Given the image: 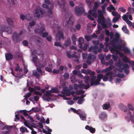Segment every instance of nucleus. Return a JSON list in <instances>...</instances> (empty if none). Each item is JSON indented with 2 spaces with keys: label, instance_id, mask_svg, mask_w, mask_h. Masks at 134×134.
I'll return each mask as SVG.
<instances>
[{
  "label": "nucleus",
  "instance_id": "1",
  "mask_svg": "<svg viewBox=\"0 0 134 134\" xmlns=\"http://www.w3.org/2000/svg\"><path fill=\"white\" fill-rule=\"evenodd\" d=\"M91 71L89 69L86 70V75L90 74L91 79H90L89 77V79L90 81V82L91 86L95 85V86L99 84V82L101 80V79L103 77V75L102 74H99L97 76V78L96 79L97 77L95 76H92L91 75L90 72Z\"/></svg>",
  "mask_w": 134,
  "mask_h": 134
},
{
  "label": "nucleus",
  "instance_id": "2",
  "mask_svg": "<svg viewBox=\"0 0 134 134\" xmlns=\"http://www.w3.org/2000/svg\"><path fill=\"white\" fill-rule=\"evenodd\" d=\"M73 18L72 14L70 12H66L63 16V24L66 27L69 26L70 23L71 22Z\"/></svg>",
  "mask_w": 134,
  "mask_h": 134
},
{
  "label": "nucleus",
  "instance_id": "3",
  "mask_svg": "<svg viewBox=\"0 0 134 134\" xmlns=\"http://www.w3.org/2000/svg\"><path fill=\"white\" fill-rule=\"evenodd\" d=\"M83 78L85 79V82L87 85H85L84 84H80L79 86L75 84L74 85V88L75 90H77L79 87L80 88L87 89L90 87V81L89 77L87 76H85Z\"/></svg>",
  "mask_w": 134,
  "mask_h": 134
},
{
  "label": "nucleus",
  "instance_id": "4",
  "mask_svg": "<svg viewBox=\"0 0 134 134\" xmlns=\"http://www.w3.org/2000/svg\"><path fill=\"white\" fill-rule=\"evenodd\" d=\"M45 31V29L43 26H42L40 29L36 28L35 29V32L36 33H38L40 35H42V36L43 37H46L48 35L47 32H44Z\"/></svg>",
  "mask_w": 134,
  "mask_h": 134
},
{
  "label": "nucleus",
  "instance_id": "5",
  "mask_svg": "<svg viewBox=\"0 0 134 134\" xmlns=\"http://www.w3.org/2000/svg\"><path fill=\"white\" fill-rule=\"evenodd\" d=\"M35 14L37 18L42 17L45 14V11L42 9H36L35 10Z\"/></svg>",
  "mask_w": 134,
  "mask_h": 134
},
{
  "label": "nucleus",
  "instance_id": "6",
  "mask_svg": "<svg viewBox=\"0 0 134 134\" xmlns=\"http://www.w3.org/2000/svg\"><path fill=\"white\" fill-rule=\"evenodd\" d=\"M109 71L110 70L109 68H106L103 70L102 72L104 73L107 72L105 75L106 76L110 75L109 78V81L113 83L112 82V80L113 79L114 76H113L112 75L113 73V72Z\"/></svg>",
  "mask_w": 134,
  "mask_h": 134
},
{
  "label": "nucleus",
  "instance_id": "7",
  "mask_svg": "<svg viewBox=\"0 0 134 134\" xmlns=\"http://www.w3.org/2000/svg\"><path fill=\"white\" fill-rule=\"evenodd\" d=\"M75 12L77 16L80 15L85 12L83 8L82 7L77 6L75 7Z\"/></svg>",
  "mask_w": 134,
  "mask_h": 134
},
{
  "label": "nucleus",
  "instance_id": "8",
  "mask_svg": "<svg viewBox=\"0 0 134 134\" xmlns=\"http://www.w3.org/2000/svg\"><path fill=\"white\" fill-rule=\"evenodd\" d=\"M62 93L64 96L65 95L67 96H69L70 94L73 95L75 94V92L74 91L70 92V91L67 87H64L63 89L62 92Z\"/></svg>",
  "mask_w": 134,
  "mask_h": 134
},
{
  "label": "nucleus",
  "instance_id": "9",
  "mask_svg": "<svg viewBox=\"0 0 134 134\" xmlns=\"http://www.w3.org/2000/svg\"><path fill=\"white\" fill-rule=\"evenodd\" d=\"M51 96V90H48L46 91V93L42 96V98L44 100L48 101Z\"/></svg>",
  "mask_w": 134,
  "mask_h": 134
},
{
  "label": "nucleus",
  "instance_id": "10",
  "mask_svg": "<svg viewBox=\"0 0 134 134\" xmlns=\"http://www.w3.org/2000/svg\"><path fill=\"white\" fill-rule=\"evenodd\" d=\"M12 40L15 43L20 41V38L18 34L16 32H14L12 35Z\"/></svg>",
  "mask_w": 134,
  "mask_h": 134
},
{
  "label": "nucleus",
  "instance_id": "11",
  "mask_svg": "<svg viewBox=\"0 0 134 134\" xmlns=\"http://www.w3.org/2000/svg\"><path fill=\"white\" fill-rule=\"evenodd\" d=\"M32 61L33 62L36 66H39L42 67L45 65V64H42L40 62L39 59H32Z\"/></svg>",
  "mask_w": 134,
  "mask_h": 134
},
{
  "label": "nucleus",
  "instance_id": "12",
  "mask_svg": "<svg viewBox=\"0 0 134 134\" xmlns=\"http://www.w3.org/2000/svg\"><path fill=\"white\" fill-rule=\"evenodd\" d=\"M121 47V45L117 46L116 45H113L112 47L109 46V48L110 49L111 52V53H114L115 51L117 49H119V47Z\"/></svg>",
  "mask_w": 134,
  "mask_h": 134
},
{
  "label": "nucleus",
  "instance_id": "13",
  "mask_svg": "<svg viewBox=\"0 0 134 134\" xmlns=\"http://www.w3.org/2000/svg\"><path fill=\"white\" fill-rule=\"evenodd\" d=\"M98 48V47L96 45L93 46H91L88 49V51L90 52L92 51L94 54H97V50Z\"/></svg>",
  "mask_w": 134,
  "mask_h": 134
},
{
  "label": "nucleus",
  "instance_id": "14",
  "mask_svg": "<svg viewBox=\"0 0 134 134\" xmlns=\"http://www.w3.org/2000/svg\"><path fill=\"white\" fill-rule=\"evenodd\" d=\"M78 115H79L80 118L82 120L85 121L86 120V115L84 112L81 110Z\"/></svg>",
  "mask_w": 134,
  "mask_h": 134
},
{
  "label": "nucleus",
  "instance_id": "15",
  "mask_svg": "<svg viewBox=\"0 0 134 134\" xmlns=\"http://www.w3.org/2000/svg\"><path fill=\"white\" fill-rule=\"evenodd\" d=\"M12 128V126H6L4 128L5 131L3 132V134H10V129Z\"/></svg>",
  "mask_w": 134,
  "mask_h": 134
},
{
  "label": "nucleus",
  "instance_id": "16",
  "mask_svg": "<svg viewBox=\"0 0 134 134\" xmlns=\"http://www.w3.org/2000/svg\"><path fill=\"white\" fill-rule=\"evenodd\" d=\"M70 51H67L66 52V55L68 58H74L76 59L77 58V56L75 54H71Z\"/></svg>",
  "mask_w": 134,
  "mask_h": 134
},
{
  "label": "nucleus",
  "instance_id": "17",
  "mask_svg": "<svg viewBox=\"0 0 134 134\" xmlns=\"http://www.w3.org/2000/svg\"><path fill=\"white\" fill-rule=\"evenodd\" d=\"M7 22L9 26L12 27H14V24L13 21L12 19L10 18H8L7 19Z\"/></svg>",
  "mask_w": 134,
  "mask_h": 134
},
{
  "label": "nucleus",
  "instance_id": "18",
  "mask_svg": "<svg viewBox=\"0 0 134 134\" xmlns=\"http://www.w3.org/2000/svg\"><path fill=\"white\" fill-rule=\"evenodd\" d=\"M62 96L63 97V98L64 99L68 100L67 101V102L69 104L72 105L74 103V101H73L70 98L66 97H65V96L64 95Z\"/></svg>",
  "mask_w": 134,
  "mask_h": 134
},
{
  "label": "nucleus",
  "instance_id": "19",
  "mask_svg": "<svg viewBox=\"0 0 134 134\" xmlns=\"http://www.w3.org/2000/svg\"><path fill=\"white\" fill-rule=\"evenodd\" d=\"M85 128L86 129L89 130L90 132L92 133H94L95 131V129L94 128H93L92 127H90L88 125H87L85 126Z\"/></svg>",
  "mask_w": 134,
  "mask_h": 134
},
{
  "label": "nucleus",
  "instance_id": "20",
  "mask_svg": "<svg viewBox=\"0 0 134 134\" xmlns=\"http://www.w3.org/2000/svg\"><path fill=\"white\" fill-rule=\"evenodd\" d=\"M98 19L97 21L98 23L101 24L103 22V20H105L103 15H98Z\"/></svg>",
  "mask_w": 134,
  "mask_h": 134
},
{
  "label": "nucleus",
  "instance_id": "21",
  "mask_svg": "<svg viewBox=\"0 0 134 134\" xmlns=\"http://www.w3.org/2000/svg\"><path fill=\"white\" fill-rule=\"evenodd\" d=\"M107 114L106 113L104 112L101 113L99 115V118L102 120H103L107 118Z\"/></svg>",
  "mask_w": 134,
  "mask_h": 134
},
{
  "label": "nucleus",
  "instance_id": "22",
  "mask_svg": "<svg viewBox=\"0 0 134 134\" xmlns=\"http://www.w3.org/2000/svg\"><path fill=\"white\" fill-rule=\"evenodd\" d=\"M129 66L127 64H124L123 67V69L124 70L126 74H128L129 72V71L128 69Z\"/></svg>",
  "mask_w": 134,
  "mask_h": 134
},
{
  "label": "nucleus",
  "instance_id": "23",
  "mask_svg": "<svg viewBox=\"0 0 134 134\" xmlns=\"http://www.w3.org/2000/svg\"><path fill=\"white\" fill-rule=\"evenodd\" d=\"M119 108L123 110L124 112H126L127 111V108L126 107L124 104H121L119 105Z\"/></svg>",
  "mask_w": 134,
  "mask_h": 134
},
{
  "label": "nucleus",
  "instance_id": "24",
  "mask_svg": "<svg viewBox=\"0 0 134 134\" xmlns=\"http://www.w3.org/2000/svg\"><path fill=\"white\" fill-rule=\"evenodd\" d=\"M121 16L119 14H118L116 16L114 17L112 20V22L115 23L120 18Z\"/></svg>",
  "mask_w": 134,
  "mask_h": 134
},
{
  "label": "nucleus",
  "instance_id": "25",
  "mask_svg": "<svg viewBox=\"0 0 134 134\" xmlns=\"http://www.w3.org/2000/svg\"><path fill=\"white\" fill-rule=\"evenodd\" d=\"M84 42V39L81 37H80L79 38L78 40V42L79 43V46L80 47H82V44Z\"/></svg>",
  "mask_w": 134,
  "mask_h": 134
},
{
  "label": "nucleus",
  "instance_id": "26",
  "mask_svg": "<svg viewBox=\"0 0 134 134\" xmlns=\"http://www.w3.org/2000/svg\"><path fill=\"white\" fill-rule=\"evenodd\" d=\"M71 39L72 42V43L74 45H76V42L77 41V39L74 34H73L72 37Z\"/></svg>",
  "mask_w": 134,
  "mask_h": 134
},
{
  "label": "nucleus",
  "instance_id": "27",
  "mask_svg": "<svg viewBox=\"0 0 134 134\" xmlns=\"http://www.w3.org/2000/svg\"><path fill=\"white\" fill-rule=\"evenodd\" d=\"M57 36L60 37L61 38L63 39L64 38V37L63 35V33L62 31H59L58 32V34Z\"/></svg>",
  "mask_w": 134,
  "mask_h": 134
},
{
  "label": "nucleus",
  "instance_id": "28",
  "mask_svg": "<svg viewBox=\"0 0 134 134\" xmlns=\"http://www.w3.org/2000/svg\"><path fill=\"white\" fill-rule=\"evenodd\" d=\"M33 74L34 76L37 78L39 77L40 76L42 75V74H40V73L35 71H33Z\"/></svg>",
  "mask_w": 134,
  "mask_h": 134
},
{
  "label": "nucleus",
  "instance_id": "29",
  "mask_svg": "<svg viewBox=\"0 0 134 134\" xmlns=\"http://www.w3.org/2000/svg\"><path fill=\"white\" fill-rule=\"evenodd\" d=\"M5 59H13V54L10 53H6L5 55Z\"/></svg>",
  "mask_w": 134,
  "mask_h": 134
},
{
  "label": "nucleus",
  "instance_id": "30",
  "mask_svg": "<svg viewBox=\"0 0 134 134\" xmlns=\"http://www.w3.org/2000/svg\"><path fill=\"white\" fill-rule=\"evenodd\" d=\"M71 42L70 38H68L64 43L65 46H68L71 45Z\"/></svg>",
  "mask_w": 134,
  "mask_h": 134
},
{
  "label": "nucleus",
  "instance_id": "31",
  "mask_svg": "<svg viewBox=\"0 0 134 134\" xmlns=\"http://www.w3.org/2000/svg\"><path fill=\"white\" fill-rule=\"evenodd\" d=\"M20 131L22 133H23L25 132H28V131L27 130V129L25 127H24L23 126L21 127L20 129Z\"/></svg>",
  "mask_w": 134,
  "mask_h": 134
},
{
  "label": "nucleus",
  "instance_id": "32",
  "mask_svg": "<svg viewBox=\"0 0 134 134\" xmlns=\"http://www.w3.org/2000/svg\"><path fill=\"white\" fill-rule=\"evenodd\" d=\"M89 13L90 15H92V16L94 18H96L97 17V14L96 12H92V11L90 10L89 11Z\"/></svg>",
  "mask_w": 134,
  "mask_h": 134
},
{
  "label": "nucleus",
  "instance_id": "33",
  "mask_svg": "<svg viewBox=\"0 0 134 134\" xmlns=\"http://www.w3.org/2000/svg\"><path fill=\"white\" fill-rule=\"evenodd\" d=\"M5 32H7L8 34H11L12 33V30L10 27H6V29Z\"/></svg>",
  "mask_w": 134,
  "mask_h": 134
},
{
  "label": "nucleus",
  "instance_id": "34",
  "mask_svg": "<svg viewBox=\"0 0 134 134\" xmlns=\"http://www.w3.org/2000/svg\"><path fill=\"white\" fill-rule=\"evenodd\" d=\"M20 18L22 19V20L23 21L25 19H26V20L28 21H29L30 20V18H27L26 16H25L23 14H21L20 15Z\"/></svg>",
  "mask_w": 134,
  "mask_h": 134
},
{
  "label": "nucleus",
  "instance_id": "35",
  "mask_svg": "<svg viewBox=\"0 0 134 134\" xmlns=\"http://www.w3.org/2000/svg\"><path fill=\"white\" fill-rule=\"evenodd\" d=\"M36 50L34 49L32 52V59H37V57L36 55Z\"/></svg>",
  "mask_w": 134,
  "mask_h": 134
},
{
  "label": "nucleus",
  "instance_id": "36",
  "mask_svg": "<svg viewBox=\"0 0 134 134\" xmlns=\"http://www.w3.org/2000/svg\"><path fill=\"white\" fill-rule=\"evenodd\" d=\"M88 46V44L86 43H85L84 44L83 46H82V47H80V48L81 49H82L83 50H84V51H86L87 49Z\"/></svg>",
  "mask_w": 134,
  "mask_h": 134
},
{
  "label": "nucleus",
  "instance_id": "37",
  "mask_svg": "<svg viewBox=\"0 0 134 134\" xmlns=\"http://www.w3.org/2000/svg\"><path fill=\"white\" fill-rule=\"evenodd\" d=\"M42 39L40 38H38V40H37V44L39 46V47H40L42 44L41 42Z\"/></svg>",
  "mask_w": 134,
  "mask_h": 134
},
{
  "label": "nucleus",
  "instance_id": "38",
  "mask_svg": "<svg viewBox=\"0 0 134 134\" xmlns=\"http://www.w3.org/2000/svg\"><path fill=\"white\" fill-rule=\"evenodd\" d=\"M70 79L72 83L74 82L77 81V80L75 79V75H73L70 77Z\"/></svg>",
  "mask_w": 134,
  "mask_h": 134
},
{
  "label": "nucleus",
  "instance_id": "39",
  "mask_svg": "<svg viewBox=\"0 0 134 134\" xmlns=\"http://www.w3.org/2000/svg\"><path fill=\"white\" fill-rule=\"evenodd\" d=\"M110 107V105L109 103H107L103 104V109H107Z\"/></svg>",
  "mask_w": 134,
  "mask_h": 134
},
{
  "label": "nucleus",
  "instance_id": "40",
  "mask_svg": "<svg viewBox=\"0 0 134 134\" xmlns=\"http://www.w3.org/2000/svg\"><path fill=\"white\" fill-rule=\"evenodd\" d=\"M70 109L71 111H72L74 113H76L77 114H79L81 110L80 109H78L77 110H76L75 109L71 108H70Z\"/></svg>",
  "mask_w": 134,
  "mask_h": 134
},
{
  "label": "nucleus",
  "instance_id": "41",
  "mask_svg": "<svg viewBox=\"0 0 134 134\" xmlns=\"http://www.w3.org/2000/svg\"><path fill=\"white\" fill-rule=\"evenodd\" d=\"M25 121L24 122L25 125L26 127H28L31 130H32V128L29 126V121H27L25 120Z\"/></svg>",
  "mask_w": 134,
  "mask_h": 134
},
{
  "label": "nucleus",
  "instance_id": "42",
  "mask_svg": "<svg viewBox=\"0 0 134 134\" xmlns=\"http://www.w3.org/2000/svg\"><path fill=\"white\" fill-rule=\"evenodd\" d=\"M83 98V96H81V98L79 99L78 101L77 102L78 104H80L82 103L84 101V99Z\"/></svg>",
  "mask_w": 134,
  "mask_h": 134
},
{
  "label": "nucleus",
  "instance_id": "43",
  "mask_svg": "<svg viewBox=\"0 0 134 134\" xmlns=\"http://www.w3.org/2000/svg\"><path fill=\"white\" fill-rule=\"evenodd\" d=\"M48 12L49 17L50 18L52 17L53 16L52 9H49Z\"/></svg>",
  "mask_w": 134,
  "mask_h": 134
},
{
  "label": "nucleus",
  "instance_id": "44",
  "mask_svg": "<svg viewBox=\"0 0 134 134\" xmlns=\"http://www.w3.org/2000/svg\"><path fill=\"white\" fill-rule=\"evenodd\" d=\"M32 110L35 112H40L41 110V109L39 108L36 107L35 108H32Z\"/></svg>",
  "mask_w": 134,
  "mask_h": 134
},
{
  "label": "nucleus",
  "instance_id": "45",
  "mask_svg": "<svg viewBox=\"0 0 134 134\" xmlns=\"http://www.w3.org/2000/svg\"><path fill=\"white\" fill-rule=\"evenodd\" d=\"M122 30L124 31V32L126 34H128L129 33V30L127 29L126 26H123L122 28Z\"/></svg>",
  "mask_w": 134,
  "mask_h": 134
},
{
  "label": "nucleus",
  "instance_id": "46",
  "mask_svg": "<svg viewBox=\"0 0 134 134\" xmlns=\"http://www.w3.org/2000/svg\"><path fill=\"white\" fill-rule=\"evenodd\" d=\"M102 26L103 28H108L106 23H105V20H103V22L101 23Z\"/></svg>",
  "mask_w": 134,
  "mask_h": 134
},
{
  "label": "nucleus",
  "instance_id": "47",
  "mask_svg": "<svg viewBox=\"0 0 134 134\" xmlns=\"http://www.w3.org/2000/svg\"><path fill=\"white\" fill-rule=\"evenodd\" d=\"M120 37V35L119 33H116L115 34V39H114V41L115 42L117 41Z\"/></svg>",
  "mask_w": 134,
  "mask_h": 134
},
{
  "label": "nucleus",
  "instance_id": "48",
  "mask_svg": "<svg viewBox=\"0 0 134 134\" xmlns=\"http://www.w3.org/2000/svg\"><path fill=\"white\" fill-rule=\"evenodd\" d=\"M51 93H57L58 92V90L57 88H53L51 90Z\"/></svg>",
  "mask_w": 134,
  "mask_h": 134
},
{
  "label": "nucleus",
  "instance_id": "49",
  "mask_svg": "<svg viewBox=\"0 0 134 134\" xmlns=\"http://www.w3.org/2000/svg\"><path fill=\"white\" fill-rule=\"evenodd\" d=\"M6 29V27L4 26H0V31L3 32H5Z\"/></svg>",
  "mask_w": 134,
  "mask_h": 134
},
{
  "label": "nucleus",
  "instance_id": "50",
  "mask_svg": "<svg viewBox=\"0 0 134 134\" xmlns=\"http://www.w3.org/2000/svg\"><path fill=\"white\" fill-rule=\"evenodd\" d=\"M123 51L128 54H130L131 53L130 50L127 48H123Z\"/></svg>",
  "mask_w": 134,
  "mask_h": 134
},
{
  "label": "nucleus",
  "instance_id": "51",
  "mask_svg": "<svg viewBox=\"0 0 134 134\" xmlns=\"http://www.w3.org/2000/svg\"><path fill=\"white\" fill-rule=\"evenodd\" d=\"M113 60L112 59H110L108 62H106L105 65H112L113 64Z\"/></svg>",
  "mask_w": 134,
  "mask_h": 134
},
{
  "label": "nucleus",
  "instance_id": "52",
  "mask_svg": "<svg viewBox=\"0 0 134 134\" xmlns=\"http://www.w3.org/2000/svg\"><path fill=\"white\" fill-rule=\"evenodd\" d=\"M128 114L130 116V118L132 121H134V116L131 115V113L130 111H129L128 113Z\"/></svg>",
  "mask_w": 134,
  "mask_h": 134
},
{
  "label": "nucleus",
  "instance_id": "53",
  "mask_svg": "<svg viewBox=\"0 0 134 134\" xmlns=\"http://www.w3.org/2000/svg\"><path fill=\"white\" fill-rule=\"evenodd\" d=\"M126 22L130 26H131L132 25V23L129 19H127L126 20Z\"/></svg>",
  "mask_w": 134,
  "mask_h": 134
},
{
  "label": "nucleus",
  "instance_id": "54",
  "mask_svg": "<svg viewBox=\"0 0 134 134\" xmlns=\"http://www.w3.org/2000/svg\"><path fill=\"white\" fill-rule=\"evenodd\" d=\"M119 10L121 12L125 13L126 11V10L123 7H120L119 8Z\"/></svg>",
  "mask_w": 134,
  "mask_h": 134
},
{
  "label": "nucleus",
  "instance_id": "55",
  "mask_svg": "<svg viewBox=\"0 0 134 134\" xmlns=\"http://www.w3.org/2000/svg\"><path fill=\"white\" fill-rule=\"evenodd\" d=\"M20 111L23 113L25 116H29L28 115V114H27V112L26 110H21Z\"/></svg>",
  "mask_w": 134,
  "mask_h": 134
},
{
  "label": "nucleus",
  "instance_id": "56",
  "mask_svg": "<svg viewBox=\"0 0 134 134\" xmlns=\"http://www.w3.org/2000/svg\"><path fill=\"white\" fill-rule=\"evenodd\" d=\"M18 58L19 59H23L22 54L21 53H17Z\"/></svg>",
  "mask_w": 134,
  "mask_h": 134
},
{
  "label": "nucleus",
  "instance_id": "57",
  "mask_svg": "<svg viewBox=\"0 0 134 134\" xmlns=\"http://www.w3.org/2000/svg\"><path fill=\"white\" fill-rule=\"evenodd\" d=\"M64 77L65 79H68L69 77V74L68 73H66L64 74Z\"/></svg>",
  "mask_w": 134,
  "mask_h": 134
},
{
  "label": "nucleus",
  "instance_id": "58",
  "mask_svg": "<svg viewBox=\"0 0 134 134\" xmlns=\"http://www.w3.org/2000/svg\"><path fill=\"white\" fill-rule=\"evenodd\" d=\"M128 108L129 110L133 111L134 109L132 105L130 104H129L128 105Z\"/></svg>",
  "mask_w": 134,
  "mask_h": 134
},
{
  "label": "nucleus",
  "instance_id": "59",
  "mask_svg": "<svg viewBox=\"0 0 134 134\" xmlns=\"http://www.w3.org/2000/svg\"><path fill=\"white\" fill-rule=\"evenodd\" d=\"M84 92V91L82 90H80L77 91L76 93L77 94H83Z\"/></svg>",
  "mask_w": 134,
  "mask_h": 134
},
{
  "label": "nucleus",
  "instance_id": "60",
  "mask_svg": "<svg viewBox=\"0 0 134 134\" xmlns=\"http://www.w3.org/2000/svg\"><path fill=\"white\" fill-rule=\"evenodd\" d=\"M23 45L25 46H27L29 43L26 40H25L22 42Z\"/></svg>",
  "mask_w": 134,
  "mask_h": 134
},
{
  "label": "nucleus",
  "instance_id": "61",
  "mask_svg": "<svg viewBox=\"0 0 134 134\" xmlns=\"http://www.w3.org/2000/svg\"><path fill=\"white\" fill-rule=\"evenodd\" d=\"M54 45L56 46L62 47V45L60 44V43L58 42H55L54 44Z\"/></svg>",
  "mask_w": 134,
  "mask_h": 134
},
{
  "label": "nucleus",
  "instance_id": "62",
  "mask_svg": "<svg viewBox=\"0 0 134 134\" xmlns=\"http://www.w3.org/2000/svg\"><path fill=\"white\" fill-rule=\"evenodd\" d=\"M107 9H110V10H115V8L112 5H110V7H108L107 8Z\"/></svg>",
  "mask_w": 134,
  "mask_h": 134
},
{
  "label": "nucleus",
  "instance_id": "63",
  "mask_svg": "<svg viewBox=\"0 0 134 134\" xmlns=\"http://www.w3.org/2000/svg\"><path fill=\"white\" fill-rule=\"evenodd\" d=\"M85 38L86 40L87 41H90L91 40V38L90 37L86 35L85 36Z\"/></svg>",
  "mask_w": 134,
  "mask_h": 134
},
{
  "label": "nucleus",
  "instance_id": "64",
  "mask_svg": "<svg viewBox=\"0 0 134 134\" xmlns=\"http://www.w3.org/2000/svg\"><path fill=\"white\" fill-rule=\"evenodd\" d=\"M117 76H118L119 78H123L124 76V75L122 74L118 73L116 75Z\"/></svg>",
  "mask_w": 134,
  "mask_h": 134
}]
</instances>
